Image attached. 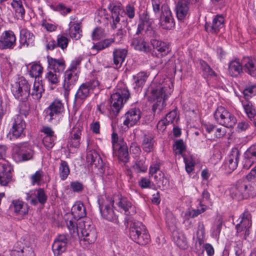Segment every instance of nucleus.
Instances as JSON below:
<instances>
[{
  "label": "nucleus",
  "instance_id": "1",
  "mask_svg": "<svg viewBox=\"0 0 256 256\" xmlns=\"http://www.w3.org/2000/svg\"><path fill=\"white\" fill-rule=\"evenodd\" d=\"M173 91V84L170 80L151 86L150 92L148 96V100L154 102L152 110L154 112H160L166 106V100Z\"/></svg>",
  "mask_w": 256,
  "mask_h": 256
},
{
  "label": "nucleus",
  "instance_id": "2",
  "mask_svg": "<svg viewBox=\"0 0 256 256\" xmlns=\"http://www.w3.org/2000/svg\"><path fill=\"white\" fill-rule=\"evenodd\" d=\"M90 223V222L80 220L77 224L75 221L68 220L66 226L73 236H79L80 233L81 241L85 242L86 244H90L94 243L97 238L96 230Z\"/></svg>",
  "mask_w": 256,
  "mask_h": 256
},
{
  "label": "nucleus",
  "instance_id": "3",
  "mask_svg": "<svg viewBox=\"0 0 256 256\" xmlns=\"http://www.w3.org/2000/svg\"><path fill=\"white\" fill-rule=\"evenodd\" d=\"M128 89L125 87L118 88L111 95L110 114L112 116H116L130 97Z\"/></svg>",
  "mask_w": 256,
  "mask_h": 256
},
{
  "label": "nucleus",
  "instance_id": "4",
  "mask_svg": "<svg viewBox=\"0 0 256 256\" xmlns=\"http://www.w3.org/2000/svg\"><path fill=\"white\" fill-rule=\"evenodd\" d=\"M114 200L104 196L98 198V202L102 218L106 220L116 222L118 216L113 210Z\"/></svg>",
  "mask_w": 256,
  "mask_h": 256
},
{
  "label": "nucleus",
  "instance_id": "5",
  "mask_svg": "<svg viewBox=\"0 0 256 256\" xmlns=\"http://www.w3.org/2000/svg\"><path fill=\"white\" fill-rule=\"evenodd\" d=\"M129 234L134 242L145 245L150 242V235L146 232L145 226L140 222H134L130 224Z\"/></svg>",
  "mask_w": 256,
  "mask_h": 256
},
{
  "label": "nucleus",
  "instance_id": "6",
  "mask_svg": "<svg viewBox=\"0 0 256 256\" xmlns=\"http://www.w3.org/2000/svg\"><path fill=\"white\" fill-rule=\"evenodd\" d=\"M99 86L100 82L97 80H93L82 84L75 95L74 104L76 106H80L93 90Z\"/></svg>",
  "mask_w": 256,
  "mask_h": 256
},
{
  "label": "nucleus",
  "instance_id": "7",
  "mask_svg": "<svg viewBox=\"0 0 256 256\" xmlns=\"http://www.w3.org/2000/svg\"><path fill=\"white\" fill-rule=\"evenodd\" d=\"M30 85L24 77L18 78V82L12 84L11 90L18 100L25 102L30 95Z\"/></svg>",
  "mask_w": 256,
  "mask_h": 256
},
{
  "label": "nucleus",
  "instance_id": "8",
  "mask_svg": "<svg viewBox=\"0 0 256 256\" xmlns=\"http://www.w3.org/2000/svg\"><path fill=\"white\" fill-rule=\"evenodd\" d=\"M214 118L219 124L226 128L234 127L237 122L236 118L222 106L217 108L214 113Z\"/></svg>",
  "mask_w": 256,
  "mask_h": 256
},
{
  "label": "nucleus",
  "instance_id": "9",
  "mask_svg": "<svg viewBox=\"0 0 256 256\" xmlns=\"http://www.w3.org/2000/svg\"><path fill=\"white\" fill-rule=\"evenodd\" d=\"M235 196L238 200L247 198L250 196H256V182L248 184L241 182L236 188Z\"/></svg>",
  "mask_w": 256,
  "mask_h": 256
},
{
  "label": "nucleus",
  "instance_id": "10",
  "mask_svg": "<svg viewBox=\"0 0 256 256\" xmlns=\"http://www.w3.org/2000/svg\"><path fill=\"white\" fill-rule=\"evenodd\" d=\"M108 8L111 12V18H112L113 14L116 12L120 20L126 22L127 19L123 16V14L126 15L130 19H132L135 16V8L133 5L130 4H127L125 8H123L120 4H110L108 6Z\"/></svg>",
  "mask_w": 256,
  "mask_h": 256
},
{
  "label": "nucleus",
  "instance_id": "11",
  "mask_svg": "<svg viewBox=\"0 0 256 256\" xmlns=\"http://www.w3.org/2000/svg\"><path fill=\"white\" fill-rule=\"evenodd\" d=\"M14 158L17 162H23L30 160L33 155L32 150L26 146V144L16 145L14 148Z\"/></svg>",
  "mask_w": 256,
  "mask_h": 256
},
{
  "label": "nucleus",
  "instance_id": "12",
  "mask_svg": "<svg viewBox=\"0 0 256 256\" xmlns=\"http://www.w3.org/2000/svg\"><path fill=\"white\" fill-rule=\"evenodd\" d=\"M86 162L91 165H94L100 174L105 172L108 168L106 164H104L97 152L94 150H90L87 152L86 156Z\"/></svg>",
  "mask_w": 256,
  "mask_h": 256
},
{
  "label": "nucleus",
  "instance_id": "13",
  "mask_svg": "<svg viewBox=\"0 0 256 256\" xmlns=\"http://www.w3.org/2000/svg\"><path fill=\"white\" fill-rule=\"evenodd\" d=\"M16 44V36L12 30H6L0 36V50H12Z\"/></svg>",
  "mask_w": 256,
  "mask_h": 256
},
{
  "label": "nucleus",
  "instance_id": "14",
  "mask_svg": "<svg viewBox=\"0 0 256 256\" xmlns=\"http://www.w3.org/2000/svg\"><path fill=\"white\" fill-rule=\"evenodd\" d=\"M160 24L162 28L165 30H170L175 26L172 12L167 6H162Z\"/></svg>",
  "mask_w": 256,
  "mask_h": 256
},
{
  "label": "nucleus",
  "instance_id": "15",
  "mask_svg": "<svg viewBox=\"0 0 256 256\" xmlns=\"http://www.w3.org/2000/svg\"><path fill=\"white\" fill-rule=\"evenodd\" d=\"M111 22V27L112 29H118L117 32L114 34V40L118 38L120 40L126 34V30L124 28L127 26L126 20H121L116 15V12H114Z\"/></svg>",
  "mask_w": 256,
  "mask_h": 256
},
{
  "label": "nucleus",
  "instance_id": "16",
  "mask_svg": "<svg viewBox=\"0 0 256 256\" xmlns=\"http://www.w3.org/2000/svg\"><path fill=\"white\" fill-rule=\"evenodd\" d=\"M26 128V123L22 116L16 115L12 120V128L10 134L15 138H18L24 136V130Z\"/></svg>",
  "mask_w": 256,
  "mask_h": 256
},
{
  "label": "nucleus",
  "instance_id": "17",
  "mask_svg": "<svg viewBox=\"0 0 256 256\" xmlns=\"http://www.w3.org/2000/svg\"><path fill=\"white\" fill-rule=\"evenodd\" d=\"M64 106L62 101L58 99H55L48 108L49 120L57 119L64 112Z\"/></svg>",
  "mask_w": 256,
  "mask_h": 256
},
{
  "label": "nucleus",
  "instance_id": "18",
  "mask_svg": "<svg viewBox=\"0 0 256 256\" xmlns=\"http://www.w3.org/2000/svg\"><path fill=\"white\" fill-rule=\"evenodd\" d=\"M68 240V235L62 234L57 236L52 246L54 256H60L66 250Z\"/></svg>",
  "mask_w": 256,
  "mask_h": 256
},
{
  "label": "nucleus",
  "instance_id": "19",
  "mask_svg": "<svg viewBox=\"0 0 256 256\" xmlns=\"http://www.w3.org/2000/svg\"><path fill=\"white\" fill-rule=\"evenodd\" d=\"M125 120L124 124L128 127H132L136 124L141 118V112L140 109L133 108L128 111L124 116Z\"/></svg>",
  "mask_w": 256,
  "mask_h": 256
},
{
  "label": "nucleus",
  "instance_id": "20",
  "mask_svg": "<svg viewBox=\"0 0 256 256\" xmlns=\"http://www.w3.org/2000/svg\"><path fill=\"white\" fill-rule=\"evenodd\" d=\"M12 166L7 163L0 162V185L6 186L12 180Z\"/></svg>",
  "mask_w": 256,
  "mask_h": 256
},
{
  "label": "nucleus",
  "instance_id": "21",
  "mask_svg": "<svg viewBox=\"0 0 256 256\" xmlns=\"http://www.w3.org/2000/svg\"><path fill=\"white\" fill-rule=\"evenodd\" d=\"M77 73V71L70 68L65 72L63 87L66 90L70 91L78 80V75Z\"/></svg>",
  "mask_w": 256,
  "mask_h": 256
},
{
  "label": "nucleus",
  "instance_id": "22",
  "mask_svg": "<svg viewBox=\"0 0 256 256\" xmlns=\"http://www.w3.org/2000/svg\"><path fill=\"white\" fill-rule=\"evenodd\" d=\"M243 162L244 167L246 169L256 162V144L251 146L244 152Z\"/></svg>",
  "mask_w": 256,
  "mask_h": 256
},
{
  "label": "nucleus",
  "instance_id": "23",
  "mask_svg": "<svg viewBox=\"0 0 256 256\" xmlns=\"http://www.w3.org/2000/svg\"><path fill=\"white\" fill-rule=\"evenodd\" d=\"M244 71L252 77H256V58L244 57L242 60Z\"/></svg>",
  "mask_w": 256,
  "mask_h": 256
},
{
  "label": "nucleus",
  "instance_id": "24",
  "mask_svg": "<svg viewBox=\"0 0 256 256\" xmlns=\"http://www.w3.org/2000/svg\"><path fill=\"white\" fill-rule=\"evenodd\" d=\"M224 18L221 15H217L212 20V24L206 23L205 25L206 30L212 34H216L224 26Z\"/></svg>",
  "mask_w": 256,
  "mask_h": 256
},
{
  "label": "nucleus",
  "instance_id": "25",
  "mask_svg": "<svg viewBox=\"0 0 256 256\" xmlns=\"http://www.w3.org/2000/svg\"><path fill=\"white\" fill-rule=\"evenodd\" d=\"M34 40V36L33 34L26 30H22L20 33L19 46L20 48H26L30 45H33Z\"/></svg>",
  "mask_w": 256,
  "mask_h": 256
},
{
  "label": "nucleus",
  "instance_id": "26",
  "mask_svg": "<svg viewBox=\"0 0 256 256\" xmlns=\"http://www.w3.org/2000/svg\"><path fill=\"white\" fill-rule=\"evenodd\" d=\"M240 152L236 148L232 150L230 154L228 157V162L226 163L228 172L230 173L234 171L238 166V162L240 159Z\"/></svg>",
  "mask_w": 256,
  "mask_h": 256
},
{
  "label": "nucleus",
  "instance_id": "27",
  "mask_svg": "<svg viewBox=\"0 0 256 256\" xmlns=\"http://www.w3.org/2000/svg\"><path fill=\"white\" fill-rule=\"evenodd\" d=\"M10 208L17 216H24L28 212V206L20 200H13Z\"/></svg>",
  "mask_w": 256,
  "mask_h": 256
},
{
  "label": "nucleus",
  "instance_id": "28",
  "mask_svg": "<svg viewBox=\"0 0 256 256\" xmlns=\"http://www.w3.org/2000/svg\"><path fill=\"white\" fill-rule=\"evenodd\" d=\"M72 214L74 220L70 219V220L75 221L76 222V220L85 217L86 216V210L84 204L80 202H76L72 208ZM68 220H66V222Z\"/></svg>",
  "mask_w": 256,
  "mask_h": 256
},
{
  "label": "nucleus",
  "instance_id": "29",
  "mask_svg": "<svg viewBox=\"0 0 256 256\" xmlns=\"http://www.w3.org/2000/svg\"><path fill=\"white\" fill-rule=\"evenodd\" d=\"M113 62L116 68L121 67L127 55V50L124 48H115L113 52Z\"/></svg>",
  "mask_w": 256,
  "mask_h": 256
},
{
  "label": "nucleus",
  "instance_id": "30",
  "mask_svg": "<svg viewBox=\"0 0 256 256\" xmlns=\"http://www.w3.org/2000/svg\"><path fill=\"white\" fill-rule=\"evenodd\" d=\"M118 206L124 210L125 214L127 216L132 215L136 213V209L128 199L124 197H119L117 203Z\"/></svg>",
  "mask_w": 256,
  "mask_h": 256
},
{
  "label": "nucleus",
  "instance_id": "31",
  "mask_svg": "<svg viewBox=\"0 0 256 256\" xmlns=\"http://www.w3.org/2000/svg\"><path fill=\"white\" fill-rule=\"evenodd\" d=\"M132 46L134 48L140 52H148L150 50V48L144 40L139 36L134 37L132 41Z\"/></svg>",
  "mask_w": 256,
  "mask_h": 256
},
{
  "label": "nucleus",
  "instance_id": "32",
  "mask_svg": "<svg viewBox=\"0 0 256 256\" xmlns=\"http://www.w3.org/2000/svg\"><path fill=\"white\" fill-rule=\"evenodd\" d=\"M48 63L50 68L55 72H62L66 67L65 62L63 58L56 59L48 58Z\"/></svg>",
  "mask_w": 256,
  "mask_h": 256
},
{
  "label": "nucleus",
  "instance_id": "33",
  "mask_svg": "<svg viewBox=\"0 0 256 256\" xmlns=\"http://www.w3.org/2000/svg\"><path fill=\"white\" fill-rule=\"evenodd\" d=\"M190 4L186 3L184 0H180L176 6V14L179 20H184L186 16Z\"/></svg>",
  "mask_w": 256,
  "mask_h": 256
},
{
  "label": "nucleus",
  "instance_id": "34",
  "mask_svg": "<svg viewBox=\"0 0 256 256\" xmlns=\"http://www.w3.org/2000/svg\"><path fill=\"white\" fill-rule=\"evenodd\" d=\"M252 216L248 211L244 212L240 216V222L236 226L240 228L239 230H242V228H244L250 229L252 226Z\"/></svg>",
  "mask_w": 256,
  "mask_h": 256
},
{
  "label": "nucleus",
  "instance_id": "35",
  "mask_svg": "<svg viewBox=\"0 0 256 256\" xmlns=\"http://www.w3.org/2000/svg\"><path fill=\"white\" fill-rule=\"evenodd\" d=\"M150 42L154 48L160 52L162 56L166 55L170 50L169 46L164 42L152 39Z\"/></svg>",
  "mask_w": 256,
  "mask_h": 256
},
{
  "label": "nucleus",
  "instance_id": "36",
  "mask_svg": "<svg viewBox=\"0 0 256 256\" xmlns=\"http://www.w3.org/2000/svg\"><path fill=\"white\" fill-rule=\"evenodd\" d=\"M242 61L240 62L238 60L231 61L228 64V72L232 76H237L242 72Z\"/></svg>",
  "mask_w": 256,
  "mask_h": 256
},
{
  "label": "nucleus",
  "instance_id": "37",
  "mask_svg": "<svg viewBox=\"0 0 256 256\" xmlns=\"http://www.w3.org/2000/svg\"><path fill=\"white\" fill-rule=\"evenodd\" d=\"M142 148L145 152L148 153L153 151L154 149V140L152 136L144 135Z\"/></svg>",
  "mask_w": 256,
  "mask_h": 256
},
{
  "label": "nucleus",
  "instance_id": "38",
  "mask_svg": "<svg viewBox=\"0 0 256 256\" xmlns=\"http://www.w3.org/2000/svg\"><path fill=\"white\" fill-rule=\"evenodd\" d=\"M118 150V159L124 163H126L129 160V154L128 146L122 142L121 144L117 147Z\"/></svg>",
  "mask_w": 256,
  "mask_h": 256
},
{
  "label": "nucleus",
  "instance_id": "39",
  "mask_svg": "<svg viewBox=\"0 0 256 256\" xmlns=\"http://www.w3.org/2000/svg\"><path fill=\"white\" fill-rule=\"evenodd\" d=\"M15 12V14L18 18L23 19L25 14V10L21 0H13L10 4Z\"/></svg>",
  "mask_w": 256,
  "mask_h": 256
},
{
  "label": "nucleus",
  "instance_id": "40",
  "mask_svg": "<svg viewBox=\"0 0 256 256\" xmlns=\"http://www.w3.org/2000/svg\"><path fill=\"white\" fill-rule=\"evenodd\" d=\"M148 74L145 72H140L132 76L134 88L142 86L146 82Z\"/></svg>",
  "mask_w": 256,
  "mask_h": 256
},
{
  "label": "nucleus",
  "instance_id": "41",
  "mask_svg": "<svg viewBox=\"0 0 256 256\" xmlns=\"http://www.w3.org/2000/svg\"><path fill=\"white\" fill-rule=\"evenodd\" d=\"M44 92L43 86L39 82L35 81L34 83L33 88L30 94L32 98L36 100H39L42 96V94Z\"/></svg>",
  "mask_w": 256,
  "mask_h": 256
},
{
  "label": "nucleus",
  "instance_id": "42",
  "mask_svg": "<svg viewBox=\"0 0 256 256\" xmlns=\"http://www.w3.org/2000/svg\"><path fill=\"white\" fill-rule=\"evenodd\" d=\"M114 42V38H108L94 44L92 48L93 50H96V52L94 54H97L100 50L109 47Z\"/></svg>",
  "mask_w": 256,
  "mask_h": 256
},
{
  "label": "nucleus",
  "instance_id": "43",
  "mask_svg": "<svg viewBox=\"0 0 256 256\" xmlns=\"http://www.w3.org/2000/svg\"><path fill=\"white\" fill-rule=\"evenodd\" d=\"M173 234L174 242L178 246L182 249L188 248L187 240L184 234L174 232Z\"/></svg>",
  "mask_w": 256,
  "mask_h": 256
},
{
  "label": "nucleus",
  "instance_id": "44",
  "mask_svg": "<svg viewBox=\"0 0 256 256\" xmlns=\"http://www.w3.org/2000/svg\"><path fill=\"white\" fill-rule=\"evenodd\" d=\"M70 173V169L68 162L63 160H60L59 166V174L62 180H65Z\"/></svg>",
  "mask_w": 256,
  "mask_h": 256
},
{
  "label": "nucleus",
  "instance_id": "45",
  "mask_svg": "<svg viewBox=\"0 0 256 256\" xmlns=\"http://www.w3.org/2000/svg\"><path fill=\"white\" fill-rule=\"evenodd\" d=\"M200 68L203 72V74L205 76L212 77L216 76V74L206 62L200 60Z\"/></svg>",
  "mask_w": 256,
  "mask_h": 256
},
{
  "label": "nucleus",
  "instance_id": "46",
  "mask_svg": "<svg viewBox=\"0 0 256 256\" xmlns=\"http://www.w3.org/2000/svg\"><path fill=\"white\" fill-rule=\"evenodd\" d=\"M243 107L248 116L250 118H253L256 115V110L253 108L252 104L248 101L242 102Z\"/></svg>",
  "mask_w": 256,
  "mask_h": 256
},
{
  "label": "nucleus",
  "instance_id": "47",
  "mask_svg": "<svg viewBox=\"0 0 256 256\" xmlns=\"http://www.w3.org/2000/svg\"><path fill=\"white\" fill-rule=\"evenodd\" d=\"M206 207L204 204H200V208L197 209L186 210L185 213V216L190 218H194L206 210Z\"/></svg>",
  "mask_w": 256,
  "mask_h": 256
},
{
  "label": "nucleus",
  "instance_id": "48",
  "mask_svg": "<svg viewBox=\"0 0 256 256\" xmlns=\"http://www.w3.org/2000/svg\"><path fill=\"white\" fill-rule=\"evenodd\" d=\"M42 70L43 68L40 64H33L30 66V74L32 77L36 78L41 75Z\"/></svg>",
  "mask_w": 256,
  "mask_h": 256
},
{
  "label": "nucleus",
  "instance_id": "49",
  "mask_svg": "<svg viewBox=\"0 0 256 256\" xmlns=\"http://www.w3.org/2000/svg\"><path fill=\"white\" fill-rule=\"evenodd\" d=\"M138 184L142 188H156L154 184L149 178L146 177L140 178L138 182Z\"/></svg>",
  "mask_w": 256,
  "mask_h": 256
},
{
  "label": "nucleus",
  "instance_id": "50",
  "mask_svg": "<svg viewBox=\"0 0 256 256\" xmlns=\"http://www.w3.org/2000/svg\"><path fill=\"white\" fill-rule=\"evenodd\" d=\"M50 8L54 11H61L62 14L64 15H66L68 13H70L72 10L70 8H66L63 4L60 3L57 5H50Z\"/></svg>",
  "mask_w": 256,
  "mask_h": 256
},
{
  "label": "nucleus",
  "instance_id": "51",
  "mask_svg": "<svg viewBox=\"0 0 256 256\" xmlns=\"http://www.w3.org/2000/svg\"><path fill=\"white\" fill-rule=\"evenodd\" d=\"M56 136H44L42 139V142L44 146L48 149L52 148L54 145V140Z\"/></svg>",
  "mask_w": 256,
  "mask_h": 256
},
{
  "label": "nucleus",
  "instance_id": "52",
  "mask_svg": "<svg viewBox=\"0 0 256 256\" xmlns=\"http://www.w3.org/2000/svg\"><path fill=\"white\" fill-rule=\"evenodd\" d=\"M26 200L29 201L31 204L36 206L38 204L36 190H30L26 194Z\"/></svg>",
  "mask_w": 256,
  "mask_h": 256
},
{
  "label": "nucleus",
  "instance_id": "53",
  "mask_svg": "<svg viewBox=\"0 0 256 256\" xmlns=\"http://www.w3.org/2000/svg\"><path fill=\"white\" fill-rule=\"evenodd\" d=\"M243 94L246 99L254 96L256 94V85H252L246 87L243 91Z\"/></svg>",
  "mask_w": 256,
  "mask_h": 256
},
{
  "label": "nucleus",
  "instance_id": "54",
  "mask_svg": "<svg viewBox=\"0 0 256 256\" xmlns=\"http://www.w3.org/2000/svg\"><path fill=\"white\" fill-rule=\"evenodd\" d=\"M242 247L243 245L241 242H237L234 244L232 252L236 256H244Z\"/></svg>",
  "mask_w": 256,
  "mask_h": 256
},
{
  "label": "nucleus",
  "instance_id": "55",
  "mask_svg": "<svg viewBox=\"0 0 256 256\" xmlns=\"http://www.w3.org/2000/svg\"><path fill=\"white\" fill-rule=\"evenodd\" d=\"M36 192L38 202H39L41 204H45L47 200V196L44 190L42 188H38L36 190Z\"/></svg>",
  "mask_w": 256,
  "mask_h": 256
},
{
  "label": "nucleus",
  "instance_id": "56",
  "mask_svg": "<svg viewBox=\"0 0 256 256\" xmlns=\"http://www.w3.org/2000/svg\"><path fill=\"white\" fill-rule=\"evenodd\" d=\"M68 42V40L66 36H58L56 41L57 46L64 50L67 47Z\"/></svg>",
  "mask_w": 256,
  "mask_h": 256
},
{
  "label": "nucleus",
  "instance_id": "57",
  "mask_svg": "<svg viewBox=\"0 0 256 256\" xmlns=\"http://www.w3.org/2000/svg\"><path fill=\"white\" fill-rule=\"evenodd\" d=\"M239 228H240L236 226V233L238 236L245 240H247L250 234V229L242 228V230H239Z\"/></svg>",
  "mask_w": 256,
  "mask_h": 256
},
{
  "label": "nucleus",
  "instance_id": "58",
  "mask_svg": "<svg viewBox=\"0 0 256 256\" xmlns=\"http://www.w3.org/2000/svg\"><path fill=\"white\" fill-rule=\"evenodd\" d=\"M185 150V146L182 140H177L174 145V150L176 154H181Z\"/></svg>",
  "mask_w": 256,
  "mask_h": 256
},
{
  "label": "nucleus",
  "instance_id": "59",
  "mask_svg": "<svg viewBox=\"0 0 256 256\" xmlns=\"http://www.w3.org/2000/svg\"><path fill=\"white\" fill-rule=\"evenodd\" d=\"M222 225V221L219 219L216 223V225L214 228L212 232V236L215 238H218L220 232Z\"/></svg>",
  "mask_w": 256,
  "mask_h": 256
},
{
  "label": "nucleus",
  "instance_id": "60",
  "mask_svg": "<svg viewBox=\"0 0 256 256\" xmlns=\"http://www.w3.org/2000/svg\"><path fill=\"white\" fill-rule=\"evenodd\" d=\"M184 162L186 166V170L188 173H190L194 168V162L191 158H184Z\"/></svg>",
  "mask_w": 256,
  "mask_h": 256
},
{
  "label": "nucleus",
  "instance_id": "61",
  "mask_svg": "<svg viewBox=\"0 0 256 256\" xmlns=\"http://www.w3.org/2000/svg\"><path fill=\"white\" fill-rule=\"evenodd\" d=\"M140 22L150 26L152 22V20L150 18V16L147 12H144L142 14L140 15Z\"/></svg>",
  "mask_w": 256,
  "mask_h": 256
},
{
  "label": "nucleus",
  "instance_id": "62",
  "mask_svg": "<svg viewBox=\"0 0 256 256\" xmlns=\"http://www.w3.org/2000/svg\"><path fill=\"white\" fill-rule=\"evenodd\" d=\"M46 78L52 84H56L58 82V76L52 72L47 73Z\"/></svg>",
  "mask_w": 256,
  "mask_h": 256
},
{
  "label": "nucleus",
  "instance_id": "63",
  "mask_svg": "<svg viewBox=\"0 0 256 256\" xmlns=\"http://www.w3.org/2000/svg\"><path fill=\"white\" fill-rule=\"evenodd\" d=\"M221 152L218 150H215L210 158V162L214 164L218 162L222 158Z\"/></svg>",
  "mask_w": 256,
  "mask_h": 256
},
{
  "label": "nucleus",
  "instance_id": "64",
  "mask_svg": "<svg viewBox=\"0 0 256 256\" xmlns=\"http://www.w3.org/2000/svg\"><path fill=\"white\" fill-rule=\"evenodd\" d=\"M70 186L74 192H81L84 188L83 184L78 181L71 182Z\"/></svg>",
  "mask_w": 256,
  "mask_h": 256
}]
</instances>
